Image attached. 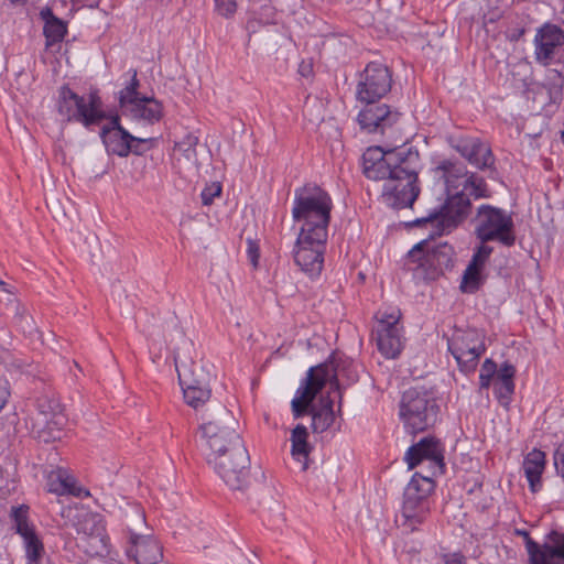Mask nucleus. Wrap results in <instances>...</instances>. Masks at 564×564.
Here are the masks:
<instances>
[{
    "instance_id": "1a4fd4ad",
    "label": "nucleus",
    "mask_w": 564,
    "mask_h": 564,
    "mask_svg": "<svg viewBox=\"0 0 564 564\" xmlns=\"http://www.w3.org/2000/svg\"><path fill=\"white\" fill-rule=\"evenodd\" d=\"M435 490L432 477L415 473L403 491L401 527L414 532L431 514V496Z\"/></svg>"
},
{
    "instance_id": "3c124183",
    "label": "nucleus",
    "mask_w": 564,
    "mask_h": 564,
    "mask_svg": "<svg viewBox=\"0 0 564 564\" xmlns=\"http://www.w3.org/2000/svg\"><path fill=\"white\" fill-rule=\"evenodd\" d=\"M399 355H394V354H391V355H386L387 358H390V359H395Z\"/></svg>"
},
{
    "instance_id": "b1692460",
    "label": "nucleus",
    "mask_w": 564,
    "mask_h": 564,
    "mask_svg": "<svg viewBox=\"0 0 564 564\" xmlns=\"http://www.w3.org/2000/svg\"><path fill=\"white\" fill-rule=\"evenodd\" d=\"M516 373V367L509 361H505L499 368L498 377L494 384V393L498 402L505 408L509 406L512 395L514 394Z\"/></svg>"
},
{
    "instance_id": "603ef678",
    "label": "nucleus",
    "mask_w": 564,
    "mask_h": 564,
    "mask_svg": "<svg viewBox=\"0 0 564 564\" xmlns=\"http://www.w3.org/2000/svg\"><path fill=\"white\" fill-rule=\"evenodd\" d=\"M102 564H121V563H119V562H107V561H105Z\"/></svg>"
},
{
    "instance_id": "39448f33",
    "label": "nucleus",
    "mask_w": 564,
    "mask_h": 564,
    "mask_svg": "<svg viewBox=\"0 0 564 564\" xmlns=\"http://www.w3.org/2000/svg\"><path fill=\"white\" fill-rule=\"evenodd\" d=\"M391 181L382 189L384 204L393 209L411 207L420 194L417 185L421 158L413 145L388 148Z\"/></svg>"
},
{
    "instance_id": "c85d7f7f",
    "label": "nucleus",
    "mask_w": 564,
    "mask_h": 564,
    "mask_svg": "<svg viewBox=\"0 0 564 564\" xmlns=\"http://www.w3.org/2000/svg\"><path fill=\"white\" fill-rule=\"evenodd\" d=\"M208 383L181 384L185 402L195 410L204 406L210 399Z\"/></svg>"
},
{
    "instance_id": "de8ad7c7",
    "label": "nucleus",
    "mask_w": 564,
    "mask_h": 564,
    "mask_svg": "<svg viewBox=\"0 0 564 564\" xmlns=\"http://www.w3.org/2000/svg\"><path fill=\"white\" fill-rule=\"evenodd\" d=\"M0 286L2 288V291H3V292L6 293V295H7V297H6V299H7V301H8V300H11V297H13V296H14L13 292H12L10 289H8V284H7L6 282H3L2 280H0Z\"/></svg>"
},
{
    "instance_id": "2eb2a0df",
    "label": "nucleus",
    "mask_w": 564,
    "mask_h": 564,
    "mask_svg": "<svg viewBox=\"0 0 564 564\" xmlns=\"http://www.w3.org/2000/svg\"><path fill=\"white\" fill-rule=\"evenodd\" d=\"M34 406L36 410L33 429L36 430L40 437L47 432L52 435L54 431L59 432L66 424L64 408L56 398L55 392L51 388H43L34 398Z\"/></svg>"
},
{
    "instance_id": "a211bd4d",
    "label": "nucleus",
    "mask_w": 564,
    "mask_h": 564,
    "mask_svg": "<svg viewBox=\"0 0 564 564\" xmlns=\"http://www.w3.org/2000/svg\"><path fill=\"white\" fill-rule=\"evenodd\" d=\"M174 365L180 384L208 383L214 366L207 365L203 355H176Z\"/></svg>"
},
{
    "instance_id": "ddd939ff",
    "label": "nucleus",
    "mask_w": 564,
    "mask_h": 564,
    "mask_svg": "<svg viewBox=\"0 0 564 564\" xmlns=\"http://www.w3.org/2000/svg\"><path fill=\"white\" fill-rule=\"evenodd\" d=\"M99 137L108 154L119 158H127L130 153L140 155L145 149L142 147L150 142V139H142L132 135L121 126L118 115H115L100 129Z\"/></svg>"
},
{
    "instance_id": "dca6fc26",
    "label": "nucleus",
    "mask_w": 564,
    "mask_h": 564,
    "mask_svg": "<svg viewBox=\"0 0 564 564\" xmlns=\"http://www.w3.org/2000/svg\"><path fill=\"white\" fill-rule=\"evenodd\" d=\"M399 314L382 313L372 330V339L380 352H402L405 339L401 333Z\"/></svg>"
},
{
    "instance_id": "864d4df0",
    "label": "nucleus",
    "mask_w": 564,
    "mask_h": 564,
    "mask_svg": "<svg viewBox=\"0 0 564 564\" xmlns=\"http://www.w3.org/2000/svg\"><path fill=\"white\" fill-rule=\"evenodd\" d=\"M467 352L474 354V352H477V350H476V348H470V349H468Z\"/></svg>"
},
{
    "instance_id": "bb28decb",
    "label": "nucleus",
    "mask_w": 564,
    "mask_h": 564,
    "mask_svg": "<svg viewBox=\"0 0 564 564\" xmlns=\"http://www.w3.org/2000/svg\"><path fill=\"white\" fill-rule=\"evenodd\" d=\"M82 529L91 541L100 544V547L96 550V553L107 551L108 536L106 535L105 521L100 514H87L82 522Z\"/></svg>"
},
{
    "instance_id": "f3484780",
    "label": "nucleus",
    "mask_w": 564,
    "mask_h": 564,
    "mask_svg": "<svg viewBox=\"0 0 564 564\" xmlns=\"http://www.w3.org/2000/svg\"><path fill=\"white\" fill-rule=\"evenodd\" d=\"M452 148L469 164L480 171H496V158L489 144L475 137H459L451 140Z\"/></svg>"
},
{
    "instance_id": "f8f14e48",
    "label": "nucleus",
    "mask_w": 564,
    "mask_h": 564,
    "mask_svg": "<svg viewBox=\"0 0 564 564\" xmlns=\"http://www.w3.org/2000/svg\"><path fill=\"white\" fill-rule=\"evenodd\" d=\"M126 521L129 532L127 556L134 560L137 564H156L163 557L160 543L151 535L137 532L145 525L144 511L139 507L132 508L130 513H126Z\"/></svg>"
},
{
    "instance_id": "6e6552de",
    "label": "nucleus",
    "mask_w": 564,
    "mask_h": 564,
    "mask_svg": "<svg viewBox=\"0 0 564 564\" xmlns=\"http://www.w3.org/2000/svg\"><path fill=\"white\" fill-rule=\"evenodd\" d=\"M455 263L454 248L444 242L430 247L427 240L416 243L406 254L405 265L414 275L427 281H434Z\"/></svg>"
},
{
    "instance_id": "cd10ccee",
    "label": "nucleus",
    "mask_w": 564,
    "mask_h": 564,
    "mask_svg": "<svg viewBox=\"0 0 564 564\" xmlns=\"http://www.w3.org/2000/svg\"><path fill=\"white\" fill-rule=\"evenodd\" d=\"M41 15L45 21L43 32L46 39V46L62 42L67 33L66 24L55 17L48 8L42 10Z\"/></svg>"
},
{
    "instance_id": "4468645a",
    "label": "nucleus",
    "mask_w": 564,
    "mask_h": 564,
    "mask_svg": "<svg viewBox=\"0 0 564 564\" xmlns=\"http://www.w3.org/2000/svg\"><path fill=\"white\" fill-rule=\"evenodd\" d=\"M327 238L325 235H297L293 258L296 265L312 279L318 276L323 270Z\"/></svg>"
},
{
    "instance_id": "5fc2aeb1",
    "label": "nucleus",
    "mask_w": 564,
    "mask_h": 564,
    "mask_svg": "<svg viewBox=\"0 0 564 564\" xmlns=\"http://www.w3.org/2000/svg\"><path fill=\"white\" fill-rule=\"evenodd\" d=\"M228 464H229V467H232V466H234V462H232V460H231V462H229Z\"/></svg>"
},
{
    "instance_id": "f03ea898",
    "label": "nucleus",
    "mask_w": 564,
    "mask_h": 564,
    "mask_svg": "<svg viewBox=\"0 0 564 564\" xmlns=\"http://www.w3.org/2000/svg\"><path fill=\"white\" fill-rule=\"evenodd\" d=\"M434 171L445 183L446 199L426 216L409 223L411 227L429 229L430 238L453 232L470 216L473 200L490 197L485 178L457 160H442Z\"/></svg>"
},
{
    "instance_id": "58836bf2",
    "label": "nucleus",
    "mask_w": 564,
    "mask_h": 564,
    "mask_svg": "<svg viewBox=\"0 0 564 564\" xmlns=\"http://www.w3.org/2000/svg\"><path fill=\"white\" fill-rule=\"evenodd\" d=\"M221 189L223 187L219 182H213L210 184H207L200 193L203 205H212L214 203L215 197L220 196Z\"/></svg>"
},
{
    "instance_id": "8fccbe9b",
    "label": "nucleus",
    "mask_w": 564,
    "mask_h": 564,
    "mask_svg": "<svg viewBox=\"0 0 564 564\" xmlns=\"http://www.w3.org/2000/svg\"><path fill=\"white\" fill-rule=\"evenodd\" d=\"M556 77H558L562 82H564V75L562 74V72L557 70V69H552L551 70Z\"/></svg>"
},
{
    "instance_id": "ea45409f",
    "label": "nucleus",
    "mask_w": 564,
    "mask_h": 564,
    "mask_svg": "<svg viewBox=\"0 0 564 564\" xmlns=\"http://www.w3.org/2000/svg\"><path fill=\"white\" fill-rule=\"evenodd\" d=\"M459 366L460 371L464 373L473 372L477 365L480 355H453Z\"/></svg>"
},
{
    "instance_id": "7c9ffc66",
    "label": "nucleus",
    "mask_w": 564,
    "mask_h": 564,
    "mask_svg": "<svg viewBox=\"0 0 564 564\" xmlns=\"http://www.w3.org/2000/svg\"><path fill=\"white\" fill-rule=\"evenodd\" d=\"M307 429L302 424L296 425L292 431V455L299 460L308 456L311 447L307 443Z\"/></svg>"
},
{
    "instance_id": "9d476101",
    "label": "nucleus",
    "mask_w": 564,
    "mask_h": 564,
    "mask_svg": "<svg viewBox=\"0 0 564 564\" xmlns=\"http://www.w3.org/2000/svg\"><path fill=\"white\" fill-rule=\"evenodd\" d=\"M436 400L424 389L405 390L399 403V416L405 431L417 434L433 426L437 420Z\"/></svg>"
},
{
    "instance_id": "e433bc0d",
    "label": "nucleus",
    "mask_w": 564,
    "mask_h": 564,
    "mask_svg": "<svg viewBox=\"0 0 564 564\" xmlns=\"http://www.w3.org/2000/svg\"><path fill=\"white\" fill-rule=\"evenodd\" d=\"M274 13L272 8L262 7L259 17L250 18L246 23V30L249 33H254L262 25L274 23Z\"/></svg>"
},
{
    "instance_id": "c9c22d12",
    "label": "nucleus",
    "mask_w": 564,
    "mask_h": 564,
    "mask_svg": "<svg viewBox=\"0 0 564 564\" xmlns=\"http://www.w3.org/2000/svg\"><path fill=\"white\" fill-rule=\"evenodd\" d=\"M499 368L497 364L491 359L487 358L480 368L479 373V387L480 389H488L491 386L494 379H497Z\"/></svg>"
},
{
    "instance_id": "72a5a7b5",
    "label": "nucleus",
    "mask_w": 564,
    "mask_h": 564,
    "mask_svg": "<svg viewBox=\"0 0 564 564\" xmlns=\"http://www.w3.org/2000/svg\"><path fill=\"white\" fill-rule=\"evenodd\" d=\"M481 269L468 264L463 275L460 289L464 292H476L481 285Z\"/></svg>"
},
{
    "instance_id": "473e14b6",
    "label": "nucleus",
    "mask_w": 564,
    "mask_h": 564,
    "mask_svg": "<svg viewBox=\"0 0 564 564\" xmlns=\"http://www.w3.org/2000/svg\"><path fill=\"white\" fill-rule=\"evenodd\" d=\"M514 534L523 539L528 554V564H535L538 558H542V553L540 552L541 543L534 541L527 530L516 529Z\"/></svg>"
},
{
    "instance_id": "7ed1b4c3",
    "label": "nucleus",
    "mask_w": 564,
    "mask_h": 564,
    "mask_svg": "<svg viewBox=\"0 0 564 564\" xmlns=\"http://www.w3.org/2000/svg\"><path fill=\"white\" fill-rule=\"evenodd\" d=\"M392 86V73L380 62H370L360 74L356 88V98L364 102L357 121L367 133L384 135L400 120L401 112L387 104H378Z\"/></svg>"
},
{
    "instance_id": "37998d69",
    "label": "nucleus",
    "mask_w": 564,
    "mask_h": 564,
    "mask_svg": "<svg viewBox=\"0 0 564 564\" xmlns=\"http://www.w3.org/2000/svg\"><path fill=\"white\" fill-rule=\"evenodd\" d=\"M247 256L253 268H257L259 264L260 249L259 245L250 238L247 239Z\"/></svg>"
},
{
    "instance_id": "0eeeda50",
    "label": "nucleus",
    "mask_w": 564,
    "mask_h": 564,
    "mask_svg": "<svg viewBox=\"0 0 564 564\" xmlns=\"http://www.w3.org/2000/svg\"><path fill=\"white\" fill-rule=\"evenodd\" d=\"M102 107L104 102L97 90L80 96L66 84L58 88L56 109L66 122L80 123L91 130L107 118Z\"/></svg>"
},
{
    "instance_id": "20e7f679",
    "label": "nucleus",
    "mask_w": 564,
    "mask_h": 564,
    "mask_svg": "<svg viewBox=\"0 0 564 564\" xmlns=\"http://www.w3.org/2000/svg\"><path fill=\"white\" fill-rule=\"evenodd\" d=\"M336 356L329 355L327 361L308 369L291 402L295 419L305 414L312 415L313 433L327 431L335 421L334 401L328 395L322 397L318 405H314L313 402L327 381L334 380L338 388Z\"/></svg>"
},
{
    "instance_id": "a18cd8bd",
    "label": "nucleus",
    "mask_w": 564,
    "mask_h": 564,
    "mask_svg": "<svg viewBox=\"0 0 564 564\" xmlns=\"http://www.w3.org/2000/svg\"><path fill=\"white\" fill-rule=\"evenodd\" d=\"M10 398V387L6 378L0 377V411L4 408Z\"/></svg>"
},
{
    "instance_id": "423d86ee",
    "label": "nucleus",
    "mask_w": 564,
    "mask_h": 564,
    "mask_svg": "<svg viewBox=\"0 0 564 564\" xmlns=\"http://www.w3.org/2000/svg\"><path fill=\"white\" fill-rule=\"evenodd\" d=\"M333 207V199L326 189L307 183L294 191L292 218L301 224L300 232L303 235L328 236Z\"/></svg>"
},
{
    "instance_id": "f257e3e1",
    "label": "nucleus",
    "mask_w": 564,
    "mask_h": 564,
    "mask_svg": "<svg viewBox=\"0 0 564 564\" xmlns=\"http://www.w3.org/2000/svg\"><path fill=\"white\" fill-rule=\"evenodd\" d=\"M200 425L202 447L206 462L232 490L249 485L250 456L238 433V421L220 404L205 410Z\"/></svg>"
},
{
    "instance_id": "6ab92c4d",
    "label": "nucleus",
    "mask_w": 564,
    "mask_h": 564,
    "mask_svg": "<svg viewBox=\"0 0 564 564\" xmlns=\"http://www.w3.org/2000/svg\"><path fill=\"white\" fill-rule=\"evenodd\" d=\"M564 45V29L546 22L536 32L534 37L535 61L549 66L557 48Z\"/></svg>"
},
{
    "instance_id": "412c9836",
    "label": "nucleus",
    "mask_w": 564,
    "mask_h": 564,
    "mask_svg": "<svg viewBox=\"0 0 564 564\" xmlns=\"http://www.w3.org/2000/svg\"><path fill=\"white\" fill-rule=\"evenodd\" d=\"M389 147H369L362 154V173L373 181H391L390 162L388 161Z\"/></svg>"
},
{
    "instance_id": "49530a36",
    "label": "nucleus",
    "mask_w": 564,
    "mask_h": 564,
    "mask_svg": "<svg viewBox=\"0 0 564 564\" xmlns=\"http://www.w3.org/2000/svg\"><path fill=\"white\" fill-rule=\"evenodd\" d=\"M445 564H465L464 555L459 553H454L451 555H445Z\"/></svg>"
},
{
    "instance_id": "09e8293b",
    "label": "nucleus",
    "mask_w": 564,
    "mask_h": 564,
    "mask_svg": "<svg viewBox=\"0 0 564 564\" xmlns=\"http://www.w3.org/2000/svg\"><path fill=\"white\" fill-rule=\"evenodd\" d=\"M311 72H312L311 65H301L300 66V73L302 76H307L308 74H311Z\"/></svg>"
},
{
    "instance_id": "79ce46f5",
    "label": "nucleus",
    "mask_w": 564,
    "mask_h": 564,
    "mask_svg": "<svg viewBox=\"0 0 564 564\" xmlns=\"http://www.w3.org/2000/svg\"><path fill=\"white\" fill-rule=\"evenodd\" d=\"M198 138L193 134H186L184 139L176 143V148L182 151L187 159L195 155V148L197 145Z\"/></svg>"
},
{
    "instance_id": "9b49d317",
    "label": "nucleus",
    "mask_w": 564,
    "mask_h": 564,
    "mask_svg": "<svg viewBox=\"0 0 564 564\" xmlns=\"http://www.w3.org/2000/svg\"><path fill=\"white\" fill-rule=\"evenodd\" d=\"M474 234L480 242L497 241L505 247L516 243L514 223L506 209L481 204L473 218Z\"/></svg>"
},
{
    "instance_id": "a878e982",
    "label": "nucleus",
    "mask_w": 564,
    "mask_h": 564,
    "mask_svg": "<svg viewBox=\"0 0 564 564\" xmlns=\"http://www.w3.org/2000/svg\"><path fill=\"white\" fill-rule=\"evenodd\" d=\"M545 453L534 448L523 459V470L529 482L530 490L536 492L541 489V476L545 468Z\"/></svg>"
},
{
    "instance_id": "4be33fe9",
    "label": "nucleus",
    "mask_w": 564,
    "mask_h": 564,
    "mask_svg": "<svg viewBox=\"0 0 564 564\" xmlns=\"http://www.w3.org/2000/svg\"><path fill=\"white\" fill-rule=\"evenodd\" d=\"M46 487L48 492L57 496L73 495L80 497L82 492H84L85 497L90 495L88 490L76 487L74 476L64 467H56L47 474Z\"/></svg>"
},
{
    "instance_id": "393cba45",
    "label": "nucleus",
    "mask_w": 564,
    "mask_h": 564,
    "mask_svg": "<svg viewBox=\"0 0 564 564\" xmlns=\"http://www.w3.org/2000/svg\"><path fill=\"white\" fill-rule=\"evenodd\" d=\"M542 558L535 564H564V532L551 530L541 543Z\"/></svg>"
},
{
    "instance_id": "5701e85b",
    "label": "nucleus",
    "mask_w": 564,
    "mask_h": 564,
    "mask_svg": "<svg viewBox=\"0 0 564 564\" xmlns=\"http://www.w3.org/2000/svg\"><path fill=\"white\" fill-rule=\"evenodd\" d=\"M130 117L134 120H142L149 124L159 122L163 117V105L154 97L144 96L127 107Z\"/></svg>"
},
{
    "instance_id": "a19ab883",
    "label": "nucleus",
    "mask_w": 564,
    "mask_h": 564,
    "mask_svg": "<svg viewBox=\"0 0 564 564\" xmlns=\"http://www.w3.org/2000/svg\"><path fill=\"white\" fill-rule=\"evenodd\" d=\"M216 12L226 18H232L237 11V0H214Z\"/></svg>"
},
{
    "instance_id": "c756f323",
    "label": "nucleus",
    "mask_w": 564,
    "mask_h": 564,
    "mask_svg": "<svg viewBox=\"0 0 564 564\" xmlns=\"http://www.w3.org/2000/svg\"><path fill=\"white\" fill-rule=\"evenodd\" d=\"M129 74H131L130 82L118 94V104L122 110L135 102V100L144 97L139 93L140 80L138 79L137 69H129Z\"/></svg>"
},
{
    "instance_id": "4c0bfd02",
    "label": "nucleus",
    "mask_w": 564,
    "mask_h": 564,
    "mask_svg": "<svg viewBox=\"0 0 564 564\" xmlns=\"http://www.w3.org/2000/svg\"><path fill=\"white\" fill-rule=\"evenodd\" d=\"M488 242H480L478 247L475 248L474 254L469 262L470 265L484 269L485 264L489 260L491 253L494 252V248L487 245Z\"/></svg>"
},
{
    "instance_id": "c03bdc74",
    "label": "nucleus",
    "mask_w": 564,
    "mask_h": 564,
    "mask_svg": "<svg viewBox=\"0 0 564 564\" xmlns=\"http://www.w3.org/2000/svg\"><path fill=\"white\" fill-rule=\"evenodd\" d=\"M7 306L14 313L15 317H19L21 321L28 318L25 307L18 301L15 296L11 297V300H8Z\"/></svg>"
},
{
    "instance_id": "f704fd0d",
    "label": "nucleus",
    "mask_w": 564,
    "mask_h": 564,
    "mask_svg": "<svg viewBox=\"0 0 564 564\" xmlns=\"http://www.w3.org/2000/svg\"><path fill=\"white\" fill-rule=\"evenodd\" d=\"M25 555L28 564H40V561L44 553V546L42 541L35 534L24 540Z\"/></svg>"
},
{
    "instance_id": "2f4dec72",
    "label": "nucleus",
    "mask_w": 564,
    "mask_h": 564,
    "mask_svg": "<svg viewBox=\"0 0 564 564\" xmlns=\"http://www.w3.org/2000/svg\"><path fill=\"white\" fill-rule=\"evenodd\" d=\"M28 507L21 506L13 508L12 510L17 532L23 538V540L36 534L33 527L28 522Z\"/></svg>"
},
{
    "instance_id": "aec40b11",
    "label": "nucleus",
    "mask_w": 564,
    "mask_h": 564,
    "mask_svg": "<svg viewBox=\"0 0 564 564\" xmlns=\"http://www.w3.org/2000/svg\"><path fill=\"white\" fill-rule=\"evenodd\" d=\"M409 469H413L423 460L432 463L441 473L444 464V448L440 440L434 436H425L410 446L404 455Z\"/></svg>"
}]
</instances>
